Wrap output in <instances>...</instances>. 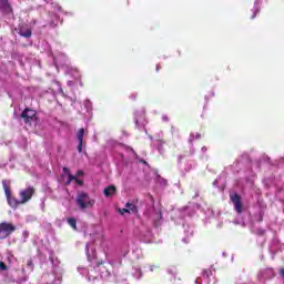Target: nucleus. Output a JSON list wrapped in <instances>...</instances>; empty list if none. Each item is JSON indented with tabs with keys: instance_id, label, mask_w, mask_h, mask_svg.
Masks as SVG:
<instances>
[{
	"instance_id": "nucleus-16",
	"label": "nucleus",
	"mask_w": 284,
	"mask_h": 284,
	"mask_svg": "<svg viewBox=\"0 0 284 284\" xmlns=\"http://www.w3.org/2000/svg\"><path fill=\"white\" fill-rule=\"evenodd\" d=\"M0 270L1 272H6V270H8V265H6L4 262H0Z\"/></svg>"
},
{
	"instance_id": "nucleus-13",
	"label": "nucleus",
	"mask_w": 284,
	"mask_h": 284,
	"mask_svg": "<svg viewBox=\"0 0 284 284\" xmlns=\"http://www.w3.org/2000/svg\"><path fill=\"white\" fill-rule=\"evenodd\" d=\"M57 26H59L58 21H57V16H53L51 18V20L49 21V27L51 28H57Z\"/></svg>"
},
{
	"instance_id": "nucleus-21",
	"label": "nucleus",
	"mask_w": 284,
	"mask_h": 284,
	"mask_svg": "<svg viewBox=\"0 0 284 284\" xmlns=\"http://www.w3.org/2000/svg\"><path fill=\"white\" fill-rule=\"evenodd\" d=\"M280 274H281L282 278H284V268L280 270Z\"/></svg>"
},
{
	"instance_id": "nucleus-27",
	"label": "nucleus",
	"mask_w": 284,
	"mask_h": 284,
	"mask_svg": "<svg viewBox=\"0 0 284 284\" xmlns=\"http://www.w3.org/2000/svg\"><path fill=\"white\" fill-rule=\"evenodd\" d=\"M156 70H159V65H156Z\"/></svg>"
},
{
	"instance_id": "nucleus-19",
	"label": "nucleus",
	"mask_w": 284,
	"mask_h": 284,
	"mask_svg": "<svg viewBox=\"0 0 284 284\" xmlns=\"http://www.w3.org/2000/svg\"><path fill=\"white\" fill-rule=\"evenodd\" d=\"M68 176H69V180H71V181H75L77 180V176H74V175H72V174H68Z\"/></svg>"
},
{
	"instance_id": "nucleus-22",
	"label": "nucleus",
	"mask_w": 284,
	"mask_h": 284,
	"mask_svg": "<svg viewBox=\"0 0 284 284\" xmlns=\"http://www.w3.org/2000/svg\"><path fill=\"white\" fill-rule=\"evenodd\" d=\"M77 176H83V171H78Z\"/></svg>"
},
{
	"instance_id": "nucleus-24",
	"label": "nucleus",
	"mask_w": 284,
	"mask_h": 284,
	"mask_svg": "<svg viewBox=\"0 0 284 284\" xmlns=\"http://www.w3.org/2000/svg\"><path fill=\"white\" fill-rule=\"evenodd\" d=\"M101 265H103V262H98V263H97V266H98V267H101Z\"/></svg>"
},
{
	"instance_id": "nucleus-9",
	"label": "nucleus",
	"mask_w": 284,
	"mask_h": 284,
	"mask_svg": "<svg viewBox=\"0 0 284 284\" xmlns=\"http://www.w3.org/2000/svg\"><path fill=\"white\" fill-rule=\"evenodd\" d=\"M0 10L3 14H12L13 12L12 4L8 0H0Z\"/></svg>"
},
{
	"instance_id": "nucleus-8",
	"label": "nucleus",
	"mask_w": 284,
	"mask_h": 284,
	"mask_svg": "<svg viewBox=\"0 0 284 284\" xmlns=\"http://www.w3.org/2000/svg\"><path fill=\"white\" fill-rule=\"evenodd\" d=\"M83 136H85V129L81 128L77 133L79 154L83 152Z\"/></svg>"
},
{
	"instance_id": "nucleus-26",
	"label": "nucleus",
	"mask_w": 284,
	"mask_h": 284,
	"mask_svg": "<svg viewBox=\"0 0 284 284\" xmlns=\"http://www.w3.org/2000/svg\"><path fill=\"white\" fill-rule=\"evenodd\" d=\"M195 139H201V134L197 133V134L195 135Z\"/></svg>"
},
{
	"instance_id": "nucleus-14",
	"label": "nucleus",
	"mask_w": 284,
	"mask_h": 284,
	"mask_svg": "<svg viewBox=\"0 0 284 284\" xmlns=\"http://www.w3.org/2000/svg\"><path fill=\"white\" fill-rule=\"evenodd\" d=\"M203 276H206V278H210L212 276V270L207 268L203 271Z\"/></svg>"
},
{
	"instance_id": "nucleus-20",
	"label": "nucleus",
	"mask_w": 284,
	"mask_h": 284,
	"mask_svg": "<svg viewBox=\"0 0 284 284\" xmlns=\"http://www.w3.org/2000/svg\"><path fill=\"white\" fill-rule=\"evenodd\" d=\"M62 170L65 174H70V170L68 168L64 166Z\"/></svg>"
},
{
	"instance_id": "nucleus-6",
	"label": "nucleus",
	"mask_w": 284,
	"mask_h": 284,
	"mask_svg": "<svg viewBox=\"0 0 284 284\" xmlns=\"http://www.w3.org/2000/svg\"><path fill=\"white\" fill-rule=\"evenodd\" d=\"M231 201L237 214H243V201L241 200V195H239V193L231 195Z\"/></svg>"
},
{
	"instance_id": "nucleus-15",
	"label": "nucleus",
	"mask_w": 284,
	"mask_h": 284,
	"mask_svg": "<svg viewBox=\"0 0 284 284\" xmlns=\"http://www.w3.org/2000/svg\"><path fill=\"white\" fill-rule=\"evenodd\" d=\"M27 266H28V267H31V270H34V262H32L31 258L28 260V261H27Z\"/></svg>"
},
{
	"instance_id": "nucleus-17",
	"label": "nucleus",
	"mask_w": 284,
	"mask_h": 284,
	"mask_svg": "<svg viewBox=\"0 0 284 284\" xmlns=\"http://www.w3.org/2000/svg\"><path fill=\"white\" fill-rule=\"evenodd\" d=\"M119 212L120 214H130V210L128 209H120Z\"/></svg>"
},
{
	"instance_id": "nucleus-5",
	"label": "nucleus",
	"mask_w": 284,
	"mask_h": 284,
	"mask_svg": "<svg viewBox=\"0 0 284 284\" xmlns=\"http://www.w3.org/2000/svg\"><path fill=\"white\" fill-rule=\"evenodd\" d=\"M18 34L24 39H30L32 37V29L26 23H20L18 26Z\"/></svg>"
},
{
	"instance_id": "nucleus-12",
	"label": "nucleus",
	"mask_w": 284,
	"mask_h": 284,
	"mask_svg": "<svg viewBox=\"0 0 284 284\" xmlns=\"http://www.w3.org/2000/svg\"><path fill=\"white\" fill-rule=\"evenodd\" d=\"M68 224H69L73 230H77V219H74V217H69V219H68Z\"/></svg>"
},
{
	"instance_id": "nucleus-4",
	"label": "nucleus",
	"mask_w": 284,
	"mask_h": 284,
	"mask_svg": "<svg viewBox=\"0 0 284 284\" xmlns=\"http://www.w3.org/2000/svg\"><path fill=\"white\" fill-rule=\"evenodd\" d=\"M3 190H4V194L7 196V201H8V204L10 205V207H19V205H21V201L17 200V197H14L10 194V186H8V184H6V182H3Z\"/></svg>"
},
{
	"instance_id": "nucleus-25",
	"label": "nucleus",
	"mask_w": 284,
	"mask_h": 284,
	"mask_svg": "<svg viewBox=\"0 0 284 284\" xmlns=\"http://www.w3.org/2000/svg\"><path fill=\"white\" fill-rule=\"evenodd\" d=\"M251 19H256V12L253 13V16L251 17Z\"/></svg>"
},
{
	"instance_id": "nucleus-23",
	"label": "nucleus",
	"mask_w": 284,
	"mask_h": 284,
	"mask_svg": "<svg viewBox=\"0 0 284 284\" xmlns=\"http://www.w3.org/2000/svg\"><path fill=\"white\" fill-rule=\"evenodd\" d=\"M70 183H72V181L68 179L65 185H70Z\"/></svg>"
},
{
	"instance_id": "nucleus-3",
	"label": "nucleus",
	"mask_w": 284,
	"mask_h": 284,
	"mask_svg": "<svg viewBox=\"0 0 284 284\" xmlns=\"http://www.w3.org/2000/svg\"><path fill=\"white\" fill-rule=\"evenodd\" d=\"M21 119H23L27 125H31L32 121H37V111L26 108L21 113Z\"/></svg>"
},
{
	"instance_id": "nucleus-11",
	"label": "nucleus",
	"mask_w": 284,
	"mask_h": 284,
	"mask_svg": "<svg viewBox=\"0 0 284 284\" xmlns=\"http://www.w3.org/2000/svg\"><path fill=\"white\" fill-rule=\"evenodd\" d=\"M126 210H130V212H133V214H136V212H139V207H136V205L134 203H130L128 202L125 204Z\"/></svg>"
},
{
	"instance_id": "nucleus-7",
	"label": "nucleus",
	"mask_w": 284,
	"mask_h": 284,
	"mask_svg": "<svg viewBox=\"0 0 284 284\" xmlns=\"http://www.w3.org/2000/svg\"><path fill=\"white\" fill-rule=\"evenodd\" d=\"M32 196H34V187L29 186L26 190H22L20 192V197H21V203H28V201H30V199H32Z\"/></svg>"
},
{
	"instance_id": "nucleus-1",
	"label": "nucleus",
	"mask_w": 284,
	"mask_h": 284,
	"mask_svg": "<svg viewBox=\"0 0 284 284\" xmlns=\"http://www.w3.org/2000/svg\"><path fill=\"white\" fill-rule=\"evenodd\" d=\"M75 203L80 210H88V207H94L95 201L92 200L88 193L82 191L78 193Z\"/></svg>"
},
{
	"instance_id": "nucleus-10",
	"label": "nucleus",
	"mask_w": 284,
	"mask_h": 284,
	"mask_svg": "<svg viewBox=\"0 0 284 284\" xmlns=\"http://www.w3.org/2000/svg\"><path fill=\"white\" fill-rule=\"evenodd\" d=\"M114 194H116V186L109 185L104 189V196H106V199H110V196H114Z\"/></svg>"
},
{
	"instance_id": "nucleus-2",
	"label": "nucleus",
	"mask_w": 284,
	"mask_h": 284,
	"mask_svg": "<svg viewBox=\"0 0 284 284\" xmlns=\"http://www.w3.org/2000/svg\"><path fill=\"white\" fill-rule=\"evenodd\" d=\"M17 230L12 223L2 222L0 223V240L8 239L12 232Z\"/></svg>"
},
{
	"instance_id": "nucleus-18",
	"label": "nucleus",
	"mask_w": 284,
	"mask_h": 284,
	"mask_svg": "<svg viewBox=\"0 0 284 284\" xmlns=\"http://www.w3.org/2000/svg\"><path fill=\"white\" fill-rule=\"evenodd\" d=\"M74 181H75V183H77L78 185H83V180H80V179H77V178H75Z\"/></svg>"
}]
</instances>
